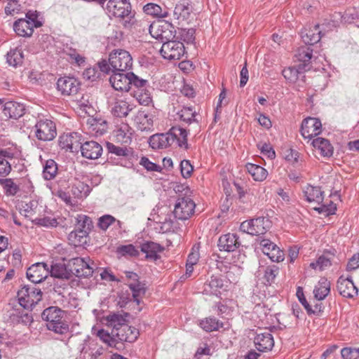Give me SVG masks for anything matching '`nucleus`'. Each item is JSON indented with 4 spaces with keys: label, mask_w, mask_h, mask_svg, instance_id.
Instances as JSON below:
<instances>
[{
    "label": "nucleus",
    "mask_w": 359,
    "mask_h": 359,
    "mask_svg": "<svg viewBox=\"0 0 359 359\" xmlns=\"http://www.w3.org/2000/svg\"><path fill=\"white\" fill-rule=\"evenodd\" d=\"M42 25L39 13L36 11H29L25 18L18 19L14 22L13 29L18 36L29 37L32 35L34 28L40 27Z\"/></svg>",
    "instance_id": "obj_1"
},
{
    "label": "nucleus",
    "mask_w": 359,
    "mask_h": 359,
    "mask_svg": "<svg viewBox=\"0 0 359 359\" xmlns=\"http://www.w3.org/2000/svg\"><path fill=\"white\" fill-rule=\"evenodd\" d=\"M64 312L55 306L46 309L41 315L43 320L46 321V326L49 330L57 334H64L69 330L67 323L63 319Z\"/></svg>",
    "instance_id": "obj_2"
},
{
    "label": "nucleus",
    "mask_w": 359,
    "mask_h": 359,
    "mask_svg": "<svg viewBox=\"0 0 359 359\" xmlns=\"http://www.w3.org/2000/svg\"><path fill=\"white\" fill-rule=\"evenodd\" d=\"M109 63L112 72H127L133 66V57L123 49H115L109 56Z\"/></svg>",
    "instance_id": "obj_3"
},
{
    "label": "nucleus",
    "mask_w": 359,
    "mask_h": 359,
    "mask_svg": "<svg viewBox=\"0 0 359 359\" xmlns=\"http://www.w3.org/2000/svg\"><path fill=\"white\" fill-rule=\"evenodd\" d=\"M271 226V221L267 217H258L250 220L243 222L240 225V230L253 236L263 235Z\"/></svg>",
    "instance_id": "obj_4"
},
{
    "label": "nucleus",
    "mask_w": 359,
    "mask_h": 359,
    "mask_svg": "<svg viewBox=\"0 0 359 359\" xmlns=\"http://www.w3.org/2000/svg\"><path fill=\"white\" fill-rule=\"evenodd\" d=\"M147 26L151 36L163 43L175 37V27L168 21L159 20L150 25L147 24Z\"/></svg>",
    "instance_id": "obj_5"
},
{
    "label": "nucleus",
    "mask_w": 359,
    "mask_h": 359,
    "mask_svg": "<svg viewBox=\"0 0 359 359\" xmlns=\"http://www.w3.org/2000/svg\"><path fill=\"white\" fill-rule=\"evenodd\" d=\"M304 194L307 201L320 204L319 208H315L318 212H325L327 215L332 214L336 210V206L330 203L329 206L322 203L324 198V192L319 187L307 185L304 189Z\"/></svg>",
    "instance_id": "obj_6"
},
{
    "label": "nucleus",
    "mask_w": 359,
    "mask_h": 359,
    "mask_svg": "<svg viewBox=\"0 0 359 359\" xmlns=\"http://www.w3.org/2000/svg\"><path fill=\"white\" fill-rule=\"evenodd\" d=\"M18 299L20 306L25 309H32L42 297L40 289L34 286H24L18 290Z\"/></svg>",
    "instance_id": "obj_7"
},
{
    "label": "nucleus",
    "mask_w": 359,
    "mask_h": 359,
    "mask_svg": "<svg viewBox=\"0 0 359 359\" xmlns=\"http://www.w3.org/2000/svg\"><path fill=\"white\" fill-rule=\"evenodd\" d=\"M69 271L77 277H88L93 273L95 266L89 257H76L69 260Z\"/></svg>",
    "instance_id": "obj_8"
},
{
    "label": "nucleus",
    "mask_w": 359,
    "mask_h": 359,
    "mask_svg": "<svg viewBox=\"0 0 359 359\" xmlns=\"http://www.w3.org/2000/svg\"><path fill=\"white\" fill-rule=\"evenodd\" d=\"M160 53L163 58L175 60H180L184 55L185 48L182 42L170 39L163 42Z\"/></svg>",
    "instance_id": "obj_9"
},
{
    "label": "nucleus",
    "mask_w": 359,
    "mask_h": 359,
    "mask_svg": "<svg viewBox=\"0 0 359 359\" xmlns=\"http://www.w3.org/2000/svg\"><path fill=\"white\" fill-rule=\"evenodd\" d=\"M106 9L110 16L122 19L131 18V6L129 0H109Z\"/></svg>",
    "instance_id": "obj_10"
},
{
    "label": "nucleus",
    "mask_w": 359,
    "mask_h": 359,
    "mask_svg": "<svg viewBox=\"0 0 359 359\" xmlns=\"http://www.w3.org/2000/svg\"><path fill=\"white\" fill-rule=\"evenodd\" d=\"M196 208L194 201L189 197H179L175 205L173 214L175 218L185 220L194 215Z\"/></svg>",
    "instance_id": "obj_11"
},
{
    "label": "nucleus",
    "mask_w": 359,
    "mask_h": 359,
    "mask_svg": "<svg viewBox=\"0 0 359 359\" xmlns=\"http://www.w3.org/2000/svg\"><path fill=\"white\" fill-rule=\"evenodd\" d=\"M34 133L39 140L50 141L57 135L55 124L50 120L41 119L35 125Z\"/></svg>",
    "instance_id": "obj_12"
},
{
    "label": "nucleus",
    "mask_w": 359,
    "mask_h": 359,
    "mask_svg": "<svg viewBox=\"0 0 359 359\" xmlns=\"http://www.w3.org/2000/svg\"><path fill=\"white\" fill-rule=\"evenodd\" d=\"M322 132V123L318 118L309 117L305 118L301 126V133L304 139L312 141Z\"/></svg>",
    "instance_id": "obj_13"
},
{
    "label": "nucleus",
    "mask_w": 359,
    "mask_h": 359,
    "mask_svg": "<svg viewBox=\"0 0 359 359\" xmlns=\"http://www.w3.org/2000/svg\"><path fill=\"white\" fill-rule=\"evenodd\" d=\"M173 215V212L172 213L167 207L158 208V212L154 217V219L159 225V230L161 233L171 231L175 217Z\"/></svg>",
    "instance_id": "obj_14"
},
{
    "label": "nucleus",
    "mask_w": 359,
    "mask_h": 359,
    "mask_svg": "<svg viewBox=\"0 0 359 359\" xmlns=\"http://www.w3.org/2000/svg\"><path fill=\"white\" fill-rule=\"evenodd\" d=\"M123 72H113V74L109 78V82L116 90L128 92L131 87V79L130 78L133 77V73Z\"/></svg>",
    "instance_id": "obj_15"
},
{
    "label": "nucleus",
    "mask_w": 359,
    "mask_h": 359,
    "mask_svg": "<svg viewBox=\"0 0 359 359\" xmlns=\"http://www.w3.org/2000/svg\"><path fill=\"white\" fill-rule=\"evenodd\" d=\"M228 283L217 276H212L210 280L204 284L203 293L220 297L228 290Z\"/></svg>",
    "instance_id": "obj_16"
},
{
    "label": "nucleus",
    "mask_w": 359,
    "mask_h": 359,
    "mask_svg": "<svg viewBox=\"0 0 359 359\" xmlns=\"http://www.w3.org/2000/svg\"><path fill=\"white\" fill-rule=\"evenodd\" d=\"M259 248L272 262H280L283 261L285 254L275 243L268 239L259 241Z\"/></svg>",
    "instance_id": "obj_17"
},
{
    "label": "nucleus",
    "mask_w": 359,
    "mask_h": 359,
    "mask_svg": "<svg viewBox=\"0 0 359 359\" xmlns=\"http://www.w3.org/2000/svg\"><path fill=\"white\" fill-rule=\"evenodd\" d=\"M80 88V82L74 77L64 76L58 79L57 89L65 96L73 95L77 93Z\"/></svg>",
    "instance_id": "obj_18"
},
{
    "label": "nucleus",
    "mask_w": 359,
    "mask_h": 359,
    "mask_svg": "<svg viewBox=\"0 0 359 359\" xmlns=\"http://www.w3.org/2000/svg\"><path fill=\"white\" fill-rule=\"evenodd\" d=\"M59 144L63 149L77 152L82 145L81 135L79 133L63 134L60 137Z\"/></svg>",
    "instance_id": "obj_19"
},
{
    "label": "nucleus",
    "mask_w": 359,
    "mask_h": 359,
    "mask_svg": "<svg viewBox=\"0 0 359 359\" xmlns=\"http://www.w3.org/2000/svg\"><path fill=\"white\" fill-rule=\"evenodd\" d=\"M49 275V266L44 262L32 264L27 271V278L34 283H39Z\"/></svg>",
    "instance_id": "obj_20"
},
{
    "label": "nucleus",
    "mask_w": 359,
    "mask_h": 359,
    "mask_svg": "<svg viewBox=\"0 0 359 359\" xmlns=\"http://www.w3.org/2000/svg\"><path fill=\"white\" fill-rule=\"evenodd\" d=\"M241 242L238 237L234 233H227L220 236L218 246L219 250L226 252H233L239 248Z\"/></svg>",
    "instance_id": "obj_21"
},
{
    "label": "nucleus",
    "mask_w": 359,
    "mask_h": 359,
    "mask_svg": "<svg viewBox=\"0 0 359 359\" xmlns=\"http://www.w3.org/2000/svg\"><path fill=\"white\" fill-rule=\"evenodd\" d=\"M337 290L344 297L351 298L358 294V290L349 278L341 276L337 281Z\"/></svg>",
    "instance_id": "obj_22"
},
{
    "label": "nucleus",
    "mask_w": 359,
    "mask_h": 359,
    "mask_svg": "<svg viewBox=\"0 0 359 359\" xmlns=\"http://www.w3.org/2000/svg\"><path fill=\"white\" fill-rule=\"evenodd\" d=\"M80 150L83 157L88 159H97L102 154V147L95 141H89L82 144Z\"/></svg>",
    "instance_id": "obj_23"
},
{
    "label": "nucleus",
    "mask_w": 359,
    "mask_h": 359,
    "mask_svg": "<svg viewBox=\"0 0 359 359\" xmlns=\"http://www.w3.org/2000/svg\"><path fill=\"white\" fill-rule=\"evenodd\" d=\"M254 342L257 349L262 352L271 350L274 346L273 338L269 331L257 333Z\"/></svg>",
    "instance_id": "obj_24"
},
{
    "label": "nucleus",
    "mask_w": 359,
    "mask_h": 359,
    "mask_svg": "<svg viewBox=\"0 0 359 359\" xmlns=\"http://www.w3.org/2000/svg\"><path fill=\"white\" fill-rule=\"evenodd\" d=\"M154 121V116L144 111H140L135 119L137 127L142 131H153Z\"/></svg>",
    "instance_id": "obj_25"
},
{
    "label": "nucleus",
    "mask_w": 359,
    "mask_h": 359,
    "mask_svg": "<svg viewBox=\"0 0 359 359\" xmlns=\"http://www.w3.org/2000/svg\"><path fill=\"white\" fill-rule=\"evenodd\" d=\"M25 108L24 104L9 101L4 104L3 113L5 116L9 118L17 119L25 114Z\"/></svg>",
    "instance_id": "obj_26"
},
{
    "label": "nucleus",
    "mask_w": 359,
    "mask_h": 359,
    "mask_svg": "<svg viewBox=\"0 0 359 359\" xmlns=\"http://www.w3.org/2000/svg\"><path fill=\"white\" fill-rule=\"evenodd\" d=\"M169 132L166 133L156 134L149 138V145L152 149H165L172 144V139Z\"/></svg>",
    "instance_id": "obj_27"
},
{
    "label": "nucleus",
    "mask_w": 359,
    "mask_h": 359,
    "mask_svg": "<svg viewBox=\"0 0 359 359\" xmlns=\"http://www.w3.org/2000/svg\"><path fill=\"white\" fill-rule=\"evenodd\" d=\"M133 130L126 123H121L114 130V137L117 142L121 144H128L131 142Z\"/></svg>",
    "instance_id": "obj_28"
},
{
    "label": "nucleus",
    "mask_w": 359,
    "mask_h": 359,
    "mask_svg": "<svg viewBox=\"0 0 359 359\" xmlns=\"http://www.w3.org/2000/svg\"><path fill=\"white\" fill-rule=\"evenodd\" d=\"M107 326L112 327L111 334L115 336V333L120 330L126 325V318L120 313H111L104 318Z\"/></svg>",
    "instance_id": "obj_29"
},
{
    "label": "nucleus",
    "mask_w": 359,
    "mask_h": 359,
    "mask_svg": "<svg viewBox=\"0 0 359 359\" xmlns=\"http://www.w3.org/2000/svg\"><path fill=\"white\" fill-rule=\"evenodd\" d=\"M141 250L146 254V257L151 260L158 259L161 253L163 250V248L158 243L147 241L142 244Z\"/></svg>",
    "instance_id": "obj_30"
},
{
    "label": "nucleus",
    "mask_w": 359,
    "mask_h": 359,
    "mask_svg": "<svg viewBox=\"0 0 359 359\" xmlns=\"http://www.w3.org/2000/svg\"><path fill=\"white\" fill-rule=\"evenodd\" d=\"M311 144L324 157H330L333 154V147L327 139L316 137L312 140Z\"/></svg>",
    "instance_id": "obj_31"
},
{
    "label": "nucleus",
    "mask_w": 359,
    "mask_h": 359,
    "mask_svg": "<svg viewBox=\"0 0 359 359\" xmlns=\"http://www.w3.org/2000/svg\"><path fill=\"white\" fill-rule=\"evenodd\" d=\"M138 334L137 330L135 327L128 326L126 324L115 333V336L119 341L131 343L137 339Z\"/></svg>",
    "instance_id": "obj_32"
},
{
    "label": "nucleus",
    "mask_w": 359,
    "mask_h": 359,
    "mask_svg": "<svg viewBox=\"0 0 359 359\" xmlns=\"http://www.w3.org/2000/svg\"><path fill=\"white\" fill-rule=\"evenodd\" d=\"M169 133L172 137V144L176 142L180 147L185 149L187 148L188 133L185 129L180 127H172L169 130Z\"/></svg>",
    "instance_id": "obj_33"
},
{
    "label": "nucleus",
    "mask_w": 359,
    "mask_h": 359,
    "mask_svg": "<svg viewBox=\"0 0 359 359\" xmlns=\"http://www.w3.org/2000/svg\"><path fill=\"white\" fill-rule=\"evenodd\" d=\"M330 292V283L326 278H320L313 290L315 298L318 300H323L328 295Z\"/></svg>",
    "instance_id": "obj_34"
},
{
    "label": "nucleus",
    "mask_w": 359,
    "mask_h": 359,
    "mask_svg": "<svg viewBox=\"0 0 359 359\" xmlns=\"http://www.w3.org/2000/svg\"><path fill=\"white\" fill-rule=\"evenodd\" d=\"M319 26L316 25L313 29H304L301 32V36L304 43L313 45L320 40V32L318 30Z\"/></svg>",
    "instance_id": "obj_35"
},
{
    "label": "nucleus",
    "mask_w": 359,
    "mask_h": 359,
    "mask_svg": "<svg viewBox=\"0 0 359 359\" xmlns=\"http://www.w3.org/2000/svg\"><path fill=\"white\" fill-rule=\"evenodd\" d=\"M312 49L308 46H302L297 49L295 57L298 61L302 62L299 67L300 69L306 70V67L312 59Z\"/></svg>",
    "instance_id": "obj_36"
},
{
    "label": "nucleus",
    "mask_w": 359,
    "mask_h": 359,
    "mask_svg": "<svg viewBox=\"0 0 359 359\" xmlns=\"http://www.w3.org/2000/svg\"><path fill=\"white\" fill-rule=\"evenodd\" d=\"M245 167L248 173L255 181L262 182L268 175L267 170L260 165L253 163H247Z\"/></svg>",
    "instance_id": "obj_37"
},
{
    "label": "nucleus",
    "mask_w": 359,
    "mask_h": 359,
    "mask_svg": "<svg viewBox=\"0 0 359 359\" xmlns=\"http://www.w3.org/2000/svg\"><path fill=\"white\" fill-rule=\"evenodd\" d=\"M131 110L132 107L130 105L123 99L116 100L111 108L112 114L118 117L126 116Z\"/></svg>",
    "instance_id": "obj_38"
},
{
    "label": "nucleus",
    "mask_w": 359,
    "mask_h": 359,
    "mask_svg": "<svg viewBox=\"0 0 359 359\" xmlns=\"http://www.w3.org/2000/svg\"><path fill=\"white\" fill-rule=\"evenodd\" d=\"M90 191L89 185L80 180H76L72 184V193L76 198H86Z\"/></svg>",
    "instance_id": "obj_39"
},
{
    "label": "nucleus",
    "mask_w": 359,
    "mask_h": 359,
    "mask_svg": "<svg viewBox=\"0 0 359 359\" xmlns=\"http://www.w3.org/2000/svg\"><path fill=\"white\" fill-rule=\"evenodd\" d=\"M24 59L23 52L21 48L16 47L11 49L7 53V62L10 66L16 67L22 64Z\"/></svg>",
    "instance_id": "obj_40"
},
{
    "label": "nucleus",
    "mask_w": 359,
    "mask_h": 359,
    "mask_svg": "<svg viewBox=\"0 0 359 359\" xmlns=\"http://www.w3.org/2000/svg\"><path fill=\"white\" fill-rule=\"evenodd\" d=\"M144 11L150 15L156 16L158 18H163L168 16V10L166 7L162 8L158 4L149 3L146 4L144 8Z\"/></svg>",
    "instance_id": "obj_41"
},
{
    "label": "nucleus",
    "mask_w": 359,
    "mask_h": 359,
    "mask_svg": "<svg viewBox=\"0 0 359 359\" xmlns=\"http://www.w3.org/2000/svg\"><path fill=\"white\" fill-rule=\"evenodd\" d=\"M200 327L206 332L218 330L223 327V323L215 317L205 318L199 323Z\"/></svg>",
    "instance_id": "obj_42"
},
{
    "label": "nucleus",
    "mask_w": 359,
    "mask_h": 359,
    "mask_svg": "<svg viewBox=\"0 0 359 359\" xmlns=\"http://www.w3.org/2000/svg\"><path fill=\"white\" fill-rule=\"evenodd\" d=\"M126 284L132 291L134 301L136 302L137 304H139L140 302V298H142L146 292V287L144 284L140 281L128 282Z\"/></svg>",
    "instance_id": "obj_43"
},
{
    "label": "nucleus",
    "mask_w": 359,
    "mask_h": 359,
    "mask_svg": "<svg viewBox=\"0 0 359 359\" xmlns=\"http://www.w3.org/2000/svg\"><path fill=\"white\" fill-rule=\"evenodd\" d=\"M49 274L58 278H69V271L64 263H55L49 268Z\"/></svg>",
    "instance_id": "obj_44"
},
{
    "label": "nucleus",
    "mask_w": 359,
    "mask_h": 359,
    "mask_svg": "<svg viewBox=\"0 0 359 359\" xmlns=\"http://www.w3.org/2000/svg\"><path fill=\"white\" fill-rule=\"evenodd\" d=\"M57 172V163L52 159L46 161L43 170V176L45 180H50L53 179Z\"/></svg>",
    "instance_id": "obj_45"
},
{
    "label": "nucleus",
    "mask_w": 359,
    "mask_h": 359,
    "mask_svg": "<svg viewBox=\"0 0 359 359\" xmlns=\"http://www.w3.org/2000/svg\"><path fill=\"white\" fill-rule=\"evenodd\" d=\"M331 264L330 257L328 255H323L316 262H311L310 267L315 270L323 271L330 267Z\"/></svg>",
    "instance_id": "obj_46"
},
{
    "label": "nucleus",
    "mask_w": 359,
    "mask_h": 359,
    "mask_svg": "<svg viewBox=\"0 0 359 359\" xmlns=\"http://www.w3.org/2000/svg\"><path fill=\"white\" fill-rule=\"evenodd\" d=\"M196 111L191 107H183L177 114L179 120L186 123H191L195 120Z\"/></svg>",
    "instance_id": "obj_47"
},
{
    "label": "nucleus",
    "mask_w": 359,
    "mask_h": 359,
    "mask_svg": "<svg viewBox=\"0 0 359 359\" xmlns=\"http://www.w3.org/2000/svg\"><path fill=\"white\" fill-rule=\"evenodd\" d=\"M8 154L5 150H0V176H6L11 171V165L6 159Z\"/></svg>",
    "instance_id": "obj_48"
},
{
    "label": "nucleus",
    "mask_w": 359,
    "mask_h": 359,
    "mask_svg": "<svg viewBox=\"0 0 359 359\" xmlns=\"http://www.w3.org/2000/svg\"><path fill=\"white\" fill-rule=\"evenodd\" d=\"M278 273V268L275 266H267L264 269V274L263 276L264 283L265 285H271L275 280Z\"/></svg>",
    "instance_id": "obj_49"
},
{
    "label": "nucleus",
    "mask_w": 359,
    "mask_h": 359,
    "mask_svg": "<svg viewBox=\"0 0 359 359\" xmlns=\"http://www.w3.org/2000/svg\"><path fill=\"white\" fill-rule=\"evenodd\" d=\"M116 223L118 226H121V222L116 220L110 215H104L99 218L97 225L103 231H106L110 225Z\"/></svg>",
    "instance_id": "obj_50"
},
{
    "label": "nucleus",
    "mask_w": 359,
    "mask_h": 359,
    "mask_svg": "<svg viewBox=\"0 0 359 359\" xmlns=\"http://www.w3.org/2000/svg\"><path fill=\"white\" fill-rule=\"evenodd\" d=\"M107 148L110 153L118 156H128L132 154V149L126 147H118L111 143L107 144Z\"/></svg>",
    "instance_id": "obj_51"
},
{
    "label": "nucleus",
    "mask_w": 359,
    "mask_h": 359,
    "mask_svg": "<svg viewBox=\"0 0 359 359\" xmlns=\"http://www.w3.org/2000/svg\"><path fill=\"white\" fill-rule=\"evenodd\" d=\"M22 208H20V213L25 217L32 216L37 208V202L35 201H30L29 203L22 204Z\"/></svg>",
    "instance_id": "obj_52"
},
{
    "label": "nucleus",
    "mask_w": 359,
    "mask_h": 359,
    "mask_svg": "<svg viewBox=\"0 0 359 359\" xmlns=\"http://www.w3.org/2000/svg\"><path fill=\"white\" fill-rule=\"evenodd\" d=\"M135 97L140 104L145 106L148 105L151 101L150 93L143 89H137L135 92Z\"/></svg>",
    "instance_id": "obj_53"
},
{
    "label": "nucleus",
    "mask_w": 359,
    "mask_h": 359,
    "mask_svg": "<svg viewBox=\"0 0 359 359\" xmlns=\"http://www.w3.org/2000/svg\"><path fill=\"white\" fill-rule=\"evenodd\" d=\"M299 72L295 67H287L283 70V75L290 82H295L299 77Z\"/></svg>",
    "instance_id": "obj_54"
},
{
    "label": "nucleus",
    "mask_w": 359,
    "mask_h": 359,
    "mask_svg": "<svg viewBox=\"0 0 359 359\" xmlns=\"http://www.w3.org/2000/svg\"><path fill=\"white\" fill-rule=\"evenodd\" d=\"M344 359H358L359 358V348L346 347L341 351Z\"/></svg>",
    "instance_id": "obj_55"
},
{
    "label": "nucleus",
    "mask_w": 359,
    "mask_h": 359,
    "mask_svg": "<svg viewBox=\"0 0 359 359\" xmlns=\"http://www.w3.org/2000/svg\"><path fill=\"white\" fill-rule=\"evenodd\" d=\"M36 224L45 227H55L57 226L58 222L55 217H44L42 218H36L35 219Z\"/></svg>",
    "instance_id": "obj_56"
},
{
    "label": "nucleus",
    "mask_w": 359,
    "mask_h": 359,
    "mask_svg": "<svg viewBox=\"0 0 359 359\" xmlns=\"http://www.w3.org/2000/svg\"><path fill=\"white\" fill-rule=\"evenodd\" d=\"M67 55H69L72 62H74L79 66L84 65L86 62L85 57L80 55L76 50L70 49L67 52Z\"/></svg>",
    "instance_id": "obj_57"
},
{
    "label": "nucleus",
    "mask_w": 359,
    "mask_h": 359,
    "mask_svg": "<svg viewBox=\"0 0 359 359\" xmlns=\"http://www.w3.org/2000/svg\"><path fill=\"white\" fill-rule=\"evenodd\" d=\"M140 163L149 171L160 172L161 170L160 165L151 162L149 159L145 156L142 157Z\"/></svg>",
    "instance_id": "obj_58"
},
{
    "label": "nucleus",
    "mask_w": 359,
    "mask_h": 359,
    "mask_svg": "<svg viewBox=\"0 0 359 359\" xmlns=\"http://www.w3.org/2000/svg\"><path fill=\"white\" fill-rule=\"evenodd\" d=\"M180 169H181L182 175L184 178L189 177L194 170V168H193L192 165L191 164L190 161L188 160H183L181 161Z\"/></svg>",
    "instance_id": "obj_59"
},
{
    "label": "nucleus",
    "mask_w": 359,
    "mask_h": 359,
    "mask_svg": "<svg viewBox=\"0 0 359 359\" xmlns=\"http://www.w3.org/2000/svg\"><path fill=\"white\" fill-rule=\"evenodd\" d=\"M199 247L194 245L192 248L191 252L188 255L187 263L189 265H196L199 260Z\"/></svg>",
    "instance_id": "obj_60"
},
{
    "label": "nucleus",
    "mask_w": 359,
    "mask_h": 359,
    "mask_svg": "<svg viewBox=\"0 0 359 359\" xmlns=\"http://www.w3.org/2000/svg\"><path fill=\"white\" fill-rule=\"evenodd\" d=\"M189 14V9L183 4L177 5L174 10V15L177 19H185Z\"/></svg>",
    "instance_id": "obj_61"
},
{
    "label": "nucleus",
    "mask_w": 359,
    "mask_h": 359,
    "mask_svg": "<svg viewBox=\"0 0 359 359\" xmlns=\"http://www.w3.org/2000/svg\"><path fill=\"white\" fill-rule=\"evenodd\" d=\"M259 149L261 153L269 159H273L276 157V153L270 144L264 143L259 146Z\"/></svg>",
    "instance_id": "obj_62"
},
{
    "label": "nucleus",
    "mask_w": 359,
    "mask_h": 359,
    "mask_svg": "<svg viewBox=\"0 0 359 359\" xmlns=\"http://www.w3.org/2000/svg\"><path fill=\"white\" fill-rule=\"evenodd\" d=\"M3 185L6 189L9 194L14 195L18 191V186L13 182L11 179H6L3 180Z\"/></svg>",
    "instance_id": "obj_63"
},
{
    "label": "nucleus",
    "mask_w": 359,
    "mask_h": 359,
    "mask_svg": "<svg viewBox=\"0 0 359 359\" xmlns=\"http://www.w3.org/2000/svg\"><path fill=\"white\" fill-rule=\"evenodd\" d=\"M359 267V253L354 255L348 261L346 269L348 271L355 270Z\"/></svg>",
    "instance_id": "obj_64"
}]
</instances>
